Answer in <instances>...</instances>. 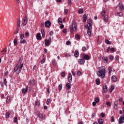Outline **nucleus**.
Here are the masks:
<instances>
[{
    "label": "nucleus",
    "instance_id": "1",
    "mask_svg": "<svg viewBox=\"0 0 124 124\" xmlns=\"http://www.w3.org/2000/svg\"><path fill=\"white\" fill-rule=\"evenodd\" d=\"M24 66V64H17L14 69V71L16 73V74H20V72L22 71V68Z\"/></svg>",
    "mask_w": 124,
    "mask_h": 124
},
{
    "label": "nucleus",
    "instance_id": "2",
    "mask_svg": "<svg viewBox=\"0 0 124 124\" xmlns=\"http://www.w3.org/2000/svg\"><path fill=\"white\" fill-rule=\"evenodd\" d=\"M77 31V25H76V22L75 21H73L72 25L70 27V31L71 33H73L74 31Z\"/></svg>",
    "mask_w": 124,
    "mask_h": 124
},
{
    "label": "nucleus",
    "instance_id": "3",
    "mask_svg": "<svg viewBox=\"0 0 124 124\" xmlns=\"http://www.w3.org/2000/svg\"><path fill=\"white\" fill-rule=\"evenodd\" d=\"M98 76L101 78H105V68H103L98 71Z\"/></svg>",
    "mask_w": 124,
    "mask_h": 124
},
{
    "label": "nucleus",
    "instance_id": "4",
    "mask_svg": "<svg viewBox=\"0 0 124 124\" xmlns=\"http://www.w3.org/2000/svg\"><path fill=\"white\" fill-rule=\"evenodd\" d=\"M88 24L87 25L85 26V28H92L93 26V20L91 19L88 20L87 21Z\"/></svg>",
    "mask_w": 124,
    "mask_h": 124
},
{
    "label": "nucleus",
    "instance_id": "5",
    "mask_svg": "<svg viewBox=\"0 0 124 124\" xmlns=\"http://www.w3.org/2000/svg\"><path fill=\"white\" fill-rule=\"evenodd\" d=\"M51 40L52 39H51V37H49L48 39H46L45 42V45H46V46H49V45L51 44Z\"/></svg>",
    "mask_w": 124,
    "mask_h": 124
},
{
    "label": "nucleus",
    "instance_id": "6",
    "mask_svg": "<svg viewBox=\"0 0 124 124\" xmlns=\"http://www.w3.org/2000/svg\"><path fill=\"white\" fill-rule=\"evenodd\" d=\"M38 117L39 118V119H41V120H44L45 119V115H43L42 113L39 112L37 114Z\"/></svg>",
    "mask_w": 124,
    "mask_h": 124
},
{
    "label": "nucleus",
    "instance_id": "7",
    "mask_svg": "<svg viewBox=\"0 0 124 124\" xmlns=\"http://www.w3.org/2000/svg\"><path fill=\"white\" fill-rule=\"evenodd\" d=\"M45 26L46 28H50L51 27V21L47 20L45 23Z\"/></svg>",
    "mask_w": 124,
    "mask_h": 124
},
{
    "label": "nucleus",
    "instance_id": "8",
    "mask_svg": "<svg viewBox=\"0 0 124 124\" xmlns=\"http://www.w3.org/2000/svg\"><path fill=\"white\" fill-rule=\"evenodd\" d=\"M124 123V115L121 116L119 120V124H123Z\"/></svg>",
    "mask_w": 124,
    "mask_h": 124
},
{
    "label": "nucleus",
    "instance_id": "9",
    "mask_svg": "<svg viewBox=\"0 0 124 124\" xmlns=\"http://www.w3.org/2000/svg\"><path fill=\"white\" fill-rule=\"evenodd\" d=\"M27 23H28V16H25L24 21L23 22V26H26Z\"/></svg>",
    "mask_w": 124,
    "mask_h": 124
},
{
    "label": "nucleus",
    "instance_id": "10",
    "mask_svg": "<svg viewBox=\"0 0 124 124\" xmlns=\"http://www.w3.org/2000/svg\"><path fill=\"white\" fill-rule=\"evenodd\" d=\"M82 58L83 59L86 60V61H89L90 60V56L86 54H83Z\"/></svg>",
    "mask_w": 124,
    "mask_h": 124
},
{
    "label": "nucleus",
    "instance_id": "11",
    "mask_svg": "<svg viewBox=\"0 0 124 124\" xmlns=\"http://www.w3.org/2000/svg\"><path fill=\"white\" fill-rule=\"evenodd\" d=\"M86 29H87L88 30L87 31V34H88L89 35V36H91V35H92V31H91V30H92V28H90V27H85Z\"/></svg>",
    "mask_w": 124,
    "mask_h": 124
},
{
    "label": "nucleus",
    "instance_id": "12",
    "mask_svg": "<svg viewBox=\"0 0 124 124\" xmlns=\"http://www.w3.org/2000/svg\"><path fill=\"white\" fill-rule=\"evenodd\" d=\"M78 62L79 64H84L85 63V60L83 59H80L78 61Z\"/></svg>",
    "mask_w": 124,
    "mask_h": 124
},
{
    "label": "nucleus",
    "instance_id": "13",
    "mask_svg": "<svg viewBox=\"0 0 124 124\" xmlns=\"http://www.w3.org/2000/svg\"><path fill=\"white\" fill-rule=\"evenodd\" d=\"M34 84H35V80H29V85L30 86H34Z\"/></svg>",
    "mask_w": 124,
    "mask_h": 124
},
{
    "label": "nucleus",
    "instance_id": "14",
    "mask_svg": "<svg viewBox=\"0 0 124 124\" xmlns=\"http://www.w3.org/2000/svg\"><path fill=\"white\" fill-rule=\"evenodd\" d=\"M68 78L69 83H71V82H72V75L71 73H69Z\"/></svg>",
    "mask_w": 124,
    "mask_h": 124
},
{
    "label": "nucleus",
    "instance_id": "15",
    "mask_svg": "<svg viewBox=\"0 0 124 124\" xmlns=\"http://www.w3.org/2000/svg\"><path fill=\"white\" fill-rule=\"evenodd\" d=\"M41 38L42 37L41 36V34L40 33H38L36 35V39L37 40H41Z\"/></svg>",
    "mask_w": 124,
    "mask_h": 124
},
{
    "label": "nucleus",
    "instance_id": "16",
    "mask_svg": "<svg viewBox=\"0 0 124 124\" xmlns=\"http://www.w3.org/2000/svg\"><path fill=\"white\" fill-rule=\"evenodd\" d=\"M10 100H11V97L10 95H8L7 96V99L6 100V103H10Z\"/></svg>",
    "mask_w": 124,
    "mask_h": 124
},
{
    "label": "nucleus",
    "instance_id": "17",
    "mask_svg": "<svg viewBox=\"0 0 124 124\" xmlns=\"http://www.w3.org/2000/svg\"><path fill=\"white\" fill-rule=\"evenodd\" d=\"M111 80L112 81H113L114 83H116V82H117V77H116L115 76H112L111 77Z\"/></svg>",
    "mask_w": 124,
    "mask_h": 124
},
{
    "label": "nucleus",
    "instance_id": "18",
    "mask_svg": "<svg viewBox=\"0 0 124 124\" xmlns=\"http://www.w3.org/2000/svg\"><path fill=\"white\" fill-rule=\"evenodd\" d=\"M29 89V87L28 86H27L26 87L25 89H23L22 90V93H27L28 92V89Z\"/></svg>",
    "mask_w": 124,
    "mask_h": 124
},
{
    "label": "nucleus",
    "instance_id": "19",
    "mask_svg": "<svg viewBox=\"0 0 124 124\" xmlns=\"http://www.w3.org/2000/svg\"><path fill=\"white\" fill-rule=\"evenodd\" d=\"M88 19V16H87V15L84 14L83 15V23H86V22H87V20Z\"/></svg>",
    "mask_w": 124,
    "mask_h": 124
},
{
    "label": "nucleus",
    "instance_id": "20",
    "mask_svg": "<svg viewBox=\"0 0 124 124\" xmlns=\"http://www.w3.org/2000/svg\"><path fill=\"white\" fill-rule=\"evenodd\" d=\"M107 10V8L105 7L103 11L102 12V13H101L102 16H104L105 15Z\"/></svg>",
    "mask_w": 124,
    "mask_h": 124
},
{
    "label": "nucleus",
    "instance_id": "21",
    "mask_svg": "<svg viewBox=\"0 0 124 124\" xmlns=\"http://www.w3.org/2000/svg\"><path fill=\"white\" fill-rule=\"evenodd\" d=\"M66 89L67 90H70V89H71V84L70 83H66Z\"/></svg>",
    "mask_w": 124,
    "mask_h": 124
},
{
    "label": "nucleus",
    "instance_id": "22",
    "mask_svg": "<svg viewBox=\"0 0 124 124\" xmlns=\"http://www.w3.org/2000/svg\"><path fill=\"white\" fill-rule=\"evenodd\" d=\"M41 32L42 33V37L44 38V37H45V31H44V29H41Z\"/></svg>",
    "mask_w": 124,
    "mask_h": 124
},
{
    "label": "nucleus",
    "instance_id": "23",
    "mask_svg": "<svg viewBox=\"0 0 124 124\" xmlns=\"http://www.w3.org/2000/svg\"><path fill=\"white\" fill-rule=\"evenodd\" d=\"M74 56L75 58H78V57H79V52L78 51L76 50L75 51Z\"/></svg>",
    "mask_w": 124,
    "mask_h": 124
},
{
    "label": "nucleus",
    "instance_id": "24",
    "mask_svg": "<svg viewBox=\"0 0 124 124\" xmlns=\"http://www.w3.org/2000/svg\"><path fill=\"white\" fill-rule=\"evenodd\" d=\"M103 91H104V93H107V92H108V90L107 89V85H104Z\"/></svg>",
    "mask_w": 124,
    "mask_h": 124
},
{
    "label": "nucleus",
    "instance_id": "25",
    "mask_svg": "<svg viewBox=\"0 0 124 124\" xmlns=\"http://www.w3.org/2000/svg\"><path fill=\"white\" fill-rule=\"evenodd\" d=\"M104 122V120L102 119H99L98 121V123L99 124H103V123Z\"/></svg>",
    "mask_w": 124,
    "mask_h": 124
},
{
    "label": "nucleus",
    "instance_id": "26",
    "mask_svg": "<svg viewBox=\"0 0 124 124\" xmlns=\"http://www.w3.org/2000/svg\"><path fill=\"white\" fill-rule=\"evenodd\" d=\"M20 26H21V21L20 19H17V27L18 28L20 27Z\"/></svg>",
    "mask_w": 124,
    "mask_h": 124
},
{
    "label": "nucleus",
    "instance_id": "27",
    "mask_svg": "<svg viewBox=\"0 0 124 124\" xmlns=\"http://www.w3.org/2000/svg\"><path fill=\"white\" fill-rule=\"evenodd\" d=\"M58 22L59 25H62V19L61 18H59Z\"/></svg>",
    "mask_w": 124,
    "mask_h": 124
},
{
    "label": "nucleus",
    "instance_id": "28",
    "mask_svg": "<svg viewBox=\"0 0 124 124\" xmlns=\"http://www.w3.org/2000/svg\"><path fill=\"white\" fill-rule=\"evenodd\" d=\"M14 45H18V40H17V39L14 40Z\"/></svg>",
    "mask_w": 124,
    "mask_h": 124
},
{
    "label": "nucleus",
    "instance_id": "29",
    "mask_svg": "<svg viewBox=\"0 0 124 124\" xmlns=\"http://www.w3.org/2000/svg\"><path fill=\"white\" fill-rule=\"evenodd\" d=\"M114 89H115V86H114L113 85H112L109 90L110 93H112V92H113V91H114Z\"/></svg>",
    "mask_w": 124,
    "mask_h": 124
},
{
    "label": "nucleus",
    "instance_id": "30",
    "mask_svg": "<svg viewBox=\"0 0 124 124\" xmlns=\"http://www.w3.org/2000/svg\"><path fill=\"white\" fill-rule=\"evenodd\" d=\"M108 62V57H104V62H105V63H107Z\"/></svg>",
    "mask_w": 124,
    "mask_h": 124
},
{
    "label": "nucleus",
    "instance_id": "31",
    "mask_svg": "<svg viewBox=\"0 0 124 124\" xmlns=\"http://www.w3.org/2000/svg\"><path fill=\"white\" fill-rule=\"evenodd\" d=\"M108 71H109L108 74H109V75H111V73H112V68L109 66V67H108Z\"/></svg>",
    "mask_w": 124,
    "mask_h": 124
},
{
    "label": "nucleus",
    "instance_id": "32",
    "mask_svg": "<svg viewBox=\"0 0 124 124\" xmlns=\"http://www.w3.org/2000/svg\"><path fill=\"white\" fill-rule=\"evenodd\" d=\"M105 42L106 44H108V45H110V44H111V42L108 40V39H106Z\"/></svg>",
    "mask_w": 124,
    "mask_h": 124
},
{
    "label": "nucleus",
    "instance_id": "33",
    "mask_svg": "<svg viewBox=\"0 0 124 124\" xmlns=\"http://www.w3.org/2000/svg\"><path fill=\"white\" fill-rule=\"evenodd\" d=\"M5 117L6 119H8L10 117V113L9 112H6L5 114Z\"/></svg>",
    "mask_w": 124,
    "mask_h": 124
},
{
    "label": "nucleus",
    "instance_id": "34",
    "mask_svg": "<svg viewBox=\"0 0 124 124\" xmlns=\"http://www.w3.org/2000/svg\"><path fill=\"white\" fill-rule=\"evenodd\" d=\"M78 12L79 14H83V12H84V10H83V9H79L78 11Z\"/></svg>",
    "mask_w": 124,
    "mask_h": 124
},
{
    "label": "nucleus",
    "instance_id": "35",
    "mask_svg": "<svg viewBox=\"0 0 124 124\" xmlns=\"http://www.w3.org/2000/svg\"><path fill=\"white\" fill-rule=\"evenodd\" d=\"M64 13L65 15H68V10H67V9H65L64 10Z\"/></svg>",
    "mask_w": 124,
    "mask_h": 124
},
{
    "label": "nucleus",
    "instance_id": "36",
    "mask_svg": "<svg viewBox=\"0 0 124 124\" xmlns=\"http://www.w3.org/2000/svg\"><path fill=\"white\" fill-rule=\"evenodd\" d=\"M119 7L121 11H122V10H124V6H123V5H120Z\"/></svg>",
    "mask_w": 124,
    "mask_h": 124
},
{
    "label": "nucleus",
    "instance_id": "37",
    "mask_svg": "<svg viewBox=\"0 0 124 124\" xmlns=\"http://www.w3.org/2000/svg\"><path fill=\"white\" fill-rule=\"evenodd\" d=\"M104 20L105 22L108 21V16H105L104 17Z\"/></svg>",
    "mask_w": 124,
    "mask_h": 124
},
{
    "label": "nucleus",
    "instance_id": "38",
    "mask_svg": "<svg viewBox=\"0 0 124 124\" xmlns=\"http://www.w3.org/2000/svg\"><path fill=\"white\" fill-rule=\"evenodd\" d=\"M58 89L59 92H61V91H62V84H60L58 86Z\"/></svg>",
    "mask_w": 124,
    "mask_h": 124
},
{
    "label": "nucleus",
    "instance_id": "39",
    "mask_svg": "<svg viewBox=\"0 0 124 124\" xmlns=\"http://www.w3.org/2000/svg\"><path fill=\"white\" fill-rule=\"evenodd\" d=\"M20 43L21 44H25V43H26V40L21 39L20 40Z\"/></svg>",
    "mask_w": 124,
    "mask_h": 124
},
{
    "label": "nucleus",
    "instance_id": "40",
    "mask_svg": "<svg viewBox=\"0 0 124 124\" xmlns=\"http://www.w3.org/2000/svg\"><path fill=\"white\" fill-rule=\"evenodd\" d=\"M96 85H100V80H99V79H96Z\"/></svg>",
    "mask_w": 124,
    "mask_h": 124
},
{
    "label": "nucleus",
    "instance_id": "41",
    "mask_svg": "<svg viewBox=\"0 0 124 124\" xmlns=\"http://www.w3.org/2000/svg\"><path fill=\"white\" fill-rule=\"evenodd\" d=\"M22 62H23V57H21L20 58L18 64H19V63L21 64V63H22Z\"/></svg>",
    "mask_w": 124,
    "mask_h": 124
},
{
    "label": "nucleus",
    "instance_id": "42",
    "mask_svg": "<svg viewBox=\"0 0 124 124\" xmlns=\"http://www.w3.org/2000/svg\"><path fill=\"white\" fill-rule=\"evenodd\" d=\"M61 76L62 77H63V78H64V77H65V72H62L61 73Z\"/></svg>",
    "mask_w": 124,
    "mask_h": 124
},
{
    "label": "nucleus",
    "instance_id": "43",
    "mask_svg": "<svg viewBox=\"0 0 124 124\" xmlns=\"http://www.w3.org/2000/svg\"><path fill=\"white\" fill-rule=\"evenodd\" d=\"M117 15H118V16H119V17H122V16H123V13H122L121 12H118L117 13Z\"/></svg>",
    "mask_w": 124,
    "mask_h": 124
},
{
    "label": "nucleus",
    "instance_id": "44",
    "mask_svg": "<svg viewBox=\"0 0 124 124\" xmlns=\"http://www.w3.org/2000/svg\"><path fill=\"white\" fill-rule=\"evenodd\" d=\"M75 37H76V38H77V39H80V36L78 34H76L75 35Z\"/></svg>",
    "mask_w": 124,
    "mask_h": 124
},
{
    "label": "nucleus",
    "instance_id": "45",
    "mask_svg": "<svg viewBox=\"0 0 124 124\" xmlns=\"http://www.w3.org/2000/svg\"><path fill=\"white\" fill-rule=\"evenodd\" d=\"M95 102L96 103H98L99 102V99L97 97L95 98Z\"/></svg>",
    "mask_w": 124,
    "mask_h": 124
},
{
    "label": "nucleus",
    "instance_id": "46",
    "mask_svg": "<svg viewBox=\"0 0 124 124\" xmlns=\"http://www.w3.org/2000/svg\"><path fill=\"white\" fill-rule=\"evenodd\" d=\"M18 122V118H17V117H15L14 119V122L16 123Z\"/></svg>",
    "mask_w": 124,
    "mask_h": 124
},
{
    "label": "nucleus",
    "instance_id": "47",
    "mask_svg": "<svg viewBox=\"0 0 124 124\" xmlns=\"http://www.w3.org/2000/svg\"><path fill=\"white\" fill-rule=\"evenodd\" d=\"M119 60H120V57L118 56H116L115 58V60L116 61V62H119Z\"/></svg>",
    "mask_w": 124,
    "mask_h": 124
},
{
    "label": "nucleus",
    "instance_id": "48",
    "mask_svg": "<svg viewBox=\"0 0 124 124\" xmlns=\"http://www.w3.org/2000/svg\"><path fill=\"white\" fill-rule=\"evenodd\" d=\"M109 60H110L111 61H113V60H114V56H112V55H110L109 56Z\"/></svg>",
    "mask_w": 124,
    "mask_h": 124
},
{
    "label": "nucleus",
    "instance_id": "49",
    "mask_svg": "<svg viewBox=\"0 0 124 124\" xmlns=\"http://www.w3.org/2000/svg\"><path fill=\"white\" fill-rule=\"evenodd\" d=\"M25 35L26 36L29 37L30 36V32H29V31H26L25 32Z\"/></svg>",
    "mask_w": 124,
    "mask_h": 124
},
{
    "label": "nucleus",
    "instance_id": "50",
    "mask_svg": "<svg viewBox=\"0 0 124 124\" xmlns=\"http://www.w3.org/2000/svg\"><path fill=\"white\" fill-rule=\"evenodd\" d=\"M24 36H25V35H24V34H21L20 36V40L23 39Z\"/></svg>",
    "mask_w": 124,
    "mask_h": 124
},
{
    "label": "nucleus",
    "instance_id": "51",
    "mask_svg": "<svg viewBox=\"0 0 124 124\" xmlns=\"http://www.w3.org/2000/svg\"><path fill=\"white\" fill-rule=\"evenodd\" d=\"M35 104L36 106H39V101H36L35 102Z\"/></svg>",
    "mask_w": 124,
    "mask_h": 124
},
{
    "label": "nucleus",
    "instance_id": "52",
    "mask_svg": "<svg viewBox=\"0 0 124 124\" xmlns=\"http://www.w3.org/2000/svg\"><path fill=\"white\" fill-rule=\"evenodd\" d=\"M52 64H53V65H57V62L56 61V60H53L52 61Z\"/></svg>",
    "mask_w": 124,
    "mask_h": 124
},
{
    "label": "nucleus",
    "instance_id": "53",
    "mask_svg": "<svg viewBox=\"0 0 124 124\" xmlns=\"http://www.w3.org/2000/svg\"><path fill=\"white\" fill-rule=\"evenodd\" d=\"M18 31H19V28H17L15 31V34H17V33H18Z\"/></svg>",
    "mask_w": 124,
    "mask_h": 124
},
{
    "label": "nucleus",
    "instance_id": "54",
    "mask_svg": "<svg viewBox=\"0 0 124 124\" xmlns=\"http://www.w3.org/2000/svg\"><path fill=\"white\" fill-rule=\"evenodd\" d=\"M44 62H45V58H43L41 61V63L42 64H43V63H44Z\"/></svg>",
    "mask_w": 124,
    "mask_h": 124
},
{
    "label": "nucleus",
    "instance_id": "55",
    "mask_svg": "<svg viewBox=\"0 0 124 124\" xmlns=\"http://www.w3.org/2000/svg\"><path fill=\"white\" fill-rule=\"evenodd\" d=\"M114 122H115V117L114 116H112L111 117V122L114 123Z\"/></svg>",
    "mask_w": 124,
    "mask_h": 124
},
{
    "label": "nucleus",
    "instance_id": "56",
    "mask_svg": "<svg viewBox=\"0 0 124 124\" xmlns=\"http://www.w3.org/2000/svg\"><path fill=\"white\" fill-rule=\"evenodd\" d=\"M81 71H78V72H77V75H78V76H80L81 74Z\"/></svg>",
    "mask_w": 124,
    "mask_h": 124
},
{
    "label": "nucleus",
    "instance_id": "57",
    "mask_svg": "<svg viewBox=\"0 0 124 124\" xmlns=\"http://www.w3.org/2000/svg\"><path fill=\"white\" fill-rule=\"evenodd\" d=\"M50 102H51V100H50V99H47L46 101V104L47 105H49V103H50Z\"/></svg>",
    "mask_w": 124,
    "mask_h": 124
},
{
    "label": "nucleus",
    "instance_id": "58",
    "mask_svg": "<svg viewBox=\"0 0 124 124\" xmlns=\"http://www.w3.org/2000/svg\"><path fill=\"white\" fill-rule=\"evenodd\" d=\"M62 32H63L64 33H66V32H67V29H64L62 30Z\"/></svg>",
    "mask_w": 124,
    "mask_h": 124
},
{
    "label": "nucleus",
    "instance_id": "59",
    "mask_svg": "<svg viewBox=\"0 0 124 124\" xmlns=\"http://www.w3.org/2000/svg\"><path fill=\"white\" fill-rule=\"evenodd\" d=\"M106 104L108 106H111V103L110 102H107Z\"/></svg>",
    "mask_w": 124,
    "mask_h": 124
},
{
    "label": "nucleus",
    "instance_id": "60",
    "mask_svg": "<svg viewBox=\"0 0 124 124\" xmlns=\"http://www.w3.org/2000/svg\"><path fill=\"white\" fill-rule=\"evenodd\" d=\"M7 50H6V48H5L3 50L1 51V53L2 54H3V52L4 53H5L6 52H7Z\"/></svg>",
    "mask_w": 124,
    "mask_h": 124
},
{
    "label": "nucleus",
    "instance_id": "61",
    "mask_svg": "<svg viewBox=\"0 0 124 124\" xmlns=\"http://www.w3.org/2000/svg\"><path fill=\"white\" fill-rule=\"evenodd\" d=\"M4 84L6 86V84H7V81L6 80V78L4 79Z\"/></svg>",
    "mask_w": 124,
    "mask_h": 124
},
{
    "label": "nucleus",
    "instance_id": "62",
    "mask_svg": "<svg viewBox=\"0 0 124 124\" xmlns=\"http://www.w3.org/2000/svg\"><path fill=\"white\" fill-rule=\"evenodd\" d=\"M86 48L85 46H83L82 48V50L84 52H85V51H86Z\"/></svg>",
    "mask_w": 124,
    "mask_h": 124
},
{
    "label": "nucleus",
    "instance_id": "63",
    "mask_svg": "<svg viewBox=\"0 0 124 124\" xmlns=\"http://www.w3.org/2000/svg\"><path fill=\"white\" fill-rule=\"evenodd\" d=\"M124 100V99H123L122 97H120L119 99V101H120V102H122V101Z\"/></svg>",
    "mask_w": 124,
    "mask_h": 124
},
{
    "label": "nucleus",
    "instance_id": "64",
    "mask_svg": "<svg viewBox=\"0 0 124 124\" xmlns=\"http://www.w3.org/2000/svg\"><path fill=\"white\" fill-rule=\"evenodd\" d=\"M114 106H118V101L114 102Z\"/></svg>",
    "mask_w": 124,
    "mask_h": 124
}]
</instances>
